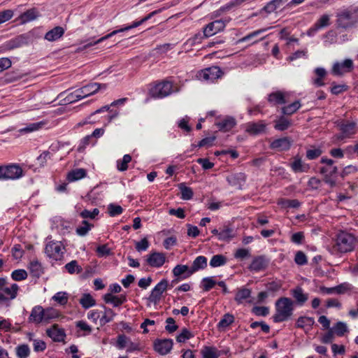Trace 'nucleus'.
Instances as JSON below:
<instances>
[{"mask_svg":"<svg viewBox=\"0 0 358 358\" xmlns=\"http://www.w3.org/2000/svg\"><path fill=\"white\" fill-rule=\"evenodd\" d=\"M87 171L84 169H76L69 172L67 175V180L69 182H74L85 178Z\"/></svg>","mask_w":358,"mask_h":358,"instance_id":"41","label":"nucleus"},{"mask_svg":"<svg viewBox=\"0 0 358 358\" xmlns=\"http://www.w3.org/2000/svg\"><path fill=\"white\" fill-rule=\"evenodd\" d=\"M78 336H86L91 334L92 327L84 320H79L76 322Z\"/></svg>","mask_w":358,"mask_h":358,"instance_id":"37","label":"nucleus"},{"mask_svg":"<svg viewBox=\"0 0 358 358\" xmlns=\"http://www.w3.org/2000/svg\"><path fill=\"white\" fill-rule=\"evenodd\" d=\"M194 337V334L186 328H183L181 332L176 336L178 343H184L187 340Z\"/></svg>","mask_w":358,"mask_h":358,"instance_id":"56","label":"nucleus"},{"mask_svg":"<svg viewBox=\"0 0 358 358\" xmlns=\"http://www.w3.org/2000/svg\"><path fill=\"white\" fill-rule=\"evenodd\" d=\"M291 294L299 306H302L308 299V294L304 293L301 287L297 286L291 290Z\"/></svg>","mask_w":358,"mask_h":358,"instance_id":"30","label":"nucleus"},{"mask_svg":"<svg viewBox=\"0 0 358 358\" xmlns=\"http://www.w3.org/2000/svg\"><path fill=\"white\" fill-rule=\"evenodd\" d=\"M288 96V93L286 92H282L280 90H277L270 93L268 95V102L273 106L284 105L287 103V97Z\"/></svg>","mask_w":358,"mask_h":358,"instance_id":"19","label":"nucleus"},{"mask_svg":"<svg viewBox=\"0 0 358 358\" xmlns=\"http://www.w3.org/2000/svg\"><path fill=\"white\" fill-rule=\"evenodd\" d=\"M234 322V317L230 313H226L217 324L219 329H225Z\"/></svg>","mask_w":358,"mask_h":358,"instance_id":"51","label":"nucleus"},{"mask_svg":"<svg viewBox=\"0 0 358 358\" xmlns=\"http://www.w3.org/2000/svg\"><path fill=\"white\" fill-rule=\"evenodd\" d=\"M357 239L352 234L341 231L336 236L332 250L336 253H347L354 250Z\"/></svg>","mask_w":358,"mask_h":358,"instance_id":"3","label":"nucleus"},{"mask_svg":"<svg viewBox=\"0 0 358 358\" xmlns=\"http://www.w3.org/2000/svg\"><path fill=\"white\" fill-rule=\"evenodd\" d=\"M95 144V141L92 139V136L88 135L83 138L79 143L78 150L79 152L83 151L86 148V147L89 145H94Z\"/></svg>","mask_w":358,"mask_h":358,"instance_id":"60","label":"nucleus"},{"mask_svg":"<svg viewBox=\"0 0 358 358\" xmlns=\"http://www.w3.org/2000/svg\"><path fill=\"white\" fill-rule=\"evenodd\" d=\"M33 41V34L31 32L24 33L6 41L1 45V50H13L28 45Z\"/></svg>","mask_w":358,"mask_h":358,"instance_id":"4","label":"nucleus"},{"mask_svg":"<svg viewBox=\"0 0 358 358\" xmlns=\"http://www.w3.org/2000/svg\"><path fill=\"white\" fill-rule=\"evenodd\" d=\"M223 75L222 69L217 66L206 68L198 73V77L203 80L213 82Z\"/></svg>","mask_w":358,"mask_h":358,"instance_id":"7","label":"nucleus"},{"mask_svg":"<svg viewBox=\"0 0 358 358\" xmlns=\"http://www.w3.org/2000/svg\"><path fill=\"white\" fill-rule=\"evenodd\" d=\"M227 181L229 185L241 189L246 181V176L244 173H235L227 177Z\"/></svg>","mask_w":358,"mask_h":358,"instance_id":"24","label":"nucleus"},{"mask_svg":"<svg viewBox=\"0 0 358 358\" xmlns=\"http://www.w3.org/2000/svg\"><path fill=\"white\" fill-rule=\"evenodd\" d=\"M282 285L280 280H273L266 284V288L268 292L275 293L281 289Z\"/></svg>","mask_w":358,"mask_h":358,"instance_id":"57","label":"nucleus"},{"mask_svg":"<svg viewBox=\"0 0 358 358\" xmlns=\"http://www.w3.org/2000/svg\"><path fill=\"white\" fill-rule=\"evenodd\" d=\"M301 106L299 100L295 101L293 103L285 106L281 108V113L284 115L290 116L295 113Z\"/></svg>","mask_w":358,"mask_h":358,"instance_id":"40","label":"nucleus"},{"mask_svg":"<svg viewBox=\"0 0 358 358\" xmlns=\"http://www.w3.org/2000/svg\"><path fill=\"white\" fill-rule=\"evenodd\" d=\"M227 259L223 255H213L210 260V266L212 268L220 267L227 264Z\"/></svg>","mask_w":358,"mask_h":358,"instance_id":"46","label":"nucleus"},{"mask_svg":"<svg viewBox=\"0 0 358 358\" xmlns=\"http://www.w3.org/2000/svg\"><path fill=\"white\" fill-rule=\"evenodd\" d=\"M354 68L352 59H346L342 62H336L332 66L331 73L334 76H340L345 73H350Z\"/></svg>","mask_w":358,"mask_h":358,"instance_id":"12","label":"nucleus"},{"mask_svg":"<svg viewBox=\"0 0 358 358\" xmlns=\"http://www.w3.org/2000/svg\"><path fill=\"white\" fill-rule=\"evenodd\" d=\"M226 27V21L216 20L206 25L203 28V32L206 37H210L217 33L222 31Z\"/></svg>","mask_w":358,"mask_h":358,"instance_id":"13","label":"nucleus"},{"mask_svg":"<svg viewBox=\"0 0 358 358\" xmlns=\"http://www.w3.org/2000/svg\"><path fill=\"white\" fill-rule=\"evenodd\" d=\"M290 168L294 173H307L309 171L310 167L308 164L303 162L301 158L296 155L290 163Z\"/></svg>","mask_w":358,"mask_h":358,"instance_id":"25","label":"nucleus"},{"mask_svg":"<svg viewBox=\"0 0 358 358\" xmlns=\"http://www.w3.org/2000/svg\"><path fill=\"white\" fill-rule=\"evenodd\" d=\"M338 167L336 166H322L320 173L324 176V182L331 186L336 185V178L338 174Z\"/></svg>","mask_w":358,"mask_h":358,"instance_id":"14","label":"nucleus"},{"mask_svg":"<svg viewBox=\"0 0 358 358\" xmlns=\"http://www.w3.org/2000/svg\"><path fill=\"white\" fill-rule=\"evenodd\" d=\"M215 125L220 131L227 132L231 131L236 125V120L233 117L227 116L220 121L217 122Z\"/></svg>","mask_w":358,"mask_h":358,"instance_id":"27","label":"nucleus"},{"mask_svg":"<svg viewBox=\"0 0 358 358\" xmlns=\"http://www.w3.org/2000/svg\"><path fill=\"white\" fill-rule=\"evenodd\" d=\"M291 124V121L282 115L275 120L274 129L277 131H283L287 130Z\"/></svg>","mask_w":358,"mask_h":358,"instance_id":"39","label":"nucleus"},{"mask_svg":"<svg viewBox=\"0 0 358 358\" xmlns=\"http://www.w3.org/2000/svg\"><path fill=\"white\" fill-rule=\"evenodd\" d=\"M166 255L163 252H151L146 256L147 264L154 268H160L166 262Z\"/></svg>","mask_w":358,"mask_h":358,"instance_id":"15","label":"nucleus"},{"mask_svg":"<svg viewBox=\"0 0 358 358\" xmlns=\"http://www.w3.org/2000/svg\"><path fill=\"white\" fill-rule=\"evenodd\" d=\"M180 191V198L183 200H190L194 196V192L191 187H187L185 182L179 183L178 185Z\"/></svg>","mask_w":358,"mask_h":358,"instance_id":"43","label":"nucleus"},{"mask_svg":"<svg viewBox=\"0 0 358 358\" xmlns=\"http://www.w3.org/2000/svg\"><path fill=\"white\" fill-rule=\"evenodd\" d=\"M294 262L297 265L299 266L306 265L308 263L307 256L301 250L297 251L295 254Z\"/></svg>","mask_w":358,"mask_h":358,"instance_id":"64","label":"nucleus"},{"mask_svg":"<svg viewBox=\"0 0 358 358\" xmlns=\"http://www.w3.org/2000/svg\"><path fill=\"white\" fill-rule=\"evenodd\" d=\"M294 301L288 297L282 296L275 303V314L273 320L275 323L287 321L294 312Z\"/></svg>","mask_w":358,"mask_h":358,"instance_id":"2","label":"nucleus"},{"mask_svg":"<svg viewBox=\"0 0 358 358\" xmlns=\"http://www.w3.org/2000/svg\"><path fill=\"white\" fill-rule=\"evenodd\" d=\"M315 324V320L311 317L301 316L296 322L297 328L303 329L305 326L312 327Z\"/></svg>","mask_w":358,"mask_h":358,"instance_id":"48","label":"nucleus"},{"mask_svg":"<svg viewBox=\"0 0 358 358\" xmlns=\"http://www.w3.org/2000/svg\"><path fill=\"white\" fill-rule=\"evenodd\" d=\"M190 268L187 265L177 264L172 270V273L174 277L179 278V279L185 280L189 278L192 274L189 273Z\"/></svg>","mask_w":358,"mask_h":358,"instance_id":"29","label":"nucleus"},{"mask_svg":"<svg viewBox=\"0 0 358 358\" xmlns=\"http://www.w3.org/2000/svg\"><path fill=\"white\" fill-rule=\"evenodd\" d=\"M143 23H144V22L142 20V19L138 20V21H134V22H133V23L131 25L125 26L124 27H122L121 29L114 30V31H111L110 33L106 34V36H102L101 38H100L99 39H98L97 41H96L93 43L87 44V45H85V47H88V46H90V45H92L99 44V43H101V42H103V41H104L111 38L112 36L116 35L118 33L123 32V31H128V30H130V29H131L133 28H136V27L141 25Z\"/></svg>","mask_w":358,"mask_h":358,"instance_id":"17","label":"nucleus"},{"mask_svg":"<svg viewBox=\"0 0 358 358\" xmlns=\"http://www.w3.org/2000/svg\"><path fill=\"white\" fill-rule=\"evenodd\" d=\"M277 204L282 208H298L301 203L298 199H289L286 198H280L277 201Z\"/></svg>","mask_w":358,"mask_h":358,"instance_id":"36","label":"nucleus"},{"mask_svg":"<svg viewBox=\"0 0 358 358\" xmlns=\"http://www.w3.org/2000/svg\"><path fill=\"white\" fill-rule=\"evenodd\" d=\"M108 213L110 217H115L121 215L123 213V208L119 205L110 203L108 206Z\"/></svg>","mask_w":358,"mask_h":358,"instance_id":"63","label":"nucleus"},{"mask_svg":"<svg viewBox=\"0 0 358 358\" xmlns=\"http://www.w3.org/2000/svg\"><path fill=\"white\" fill-rule=\"evenodd\" d=\"M45 254L54 259H58L62 257V244L60 242L50 241L46 244L45 248Z\"/></svg>","mask_w":358,"mask_h":358,"instance_id":"18","label":"nucleus"},{"mask_svg":"<svg viewBox=\"0 0 358 358\" xmlns=\"http://www.w3.org/2000/svg\"><path fill=\"white\" fill-rule=\"evenodd\" d=\"M5 281V279L1 278V301L8 299H15L18 290V285L15 283L13 284L10 287H4Z\"/></svg>","mask_w":358,"mask_h":358,"instance_id":"22","label":"nucleus"},{"mask_svg":"<svg viewBox=\"0 0 358 358\" xmlns=\"http://www.w3.org/2000/svg\"><path fill=\"white\" fill-rule=\"evenodd\" d=\"M103 311L101 314L100 325L103 326L107 323L112 322L116 316V313L110 308L106 307L105 305L101 306Z\"/></svg>","mask_w":358,"mask_h":358,"instance_id":"34","label":"nucleus"},{"mask_svg":"<svg viewBox=\"0 0 358 358\" xmlns=\"http://www.w3.org/2000/svg\"><path fill=\"white\" fill-rule=\"evenodd\" d=\"M79 302L85 309L90 308L96 304V301L90 294H84L80 299Z\"/></svg>","mask_w":358,"mask_h":358,"instance_id":"47","label":"nucleus"},{"mask_svg":"<svg viewBox=\"0 0 358 358\" xmlns=\"http://www.w3.org/2000/svg\"><path fill=\"white\" fill-rule=\"evenodd\" d=\"M355 23L353 13L350 10H344L337 14L336 24L338 27L347 29L352 27Z\"/></svg>","mask_w":358,"mask_h":358,"instance_id":"11","label":"nucleus"},{"mask_svg":"<svg viewBox=\"0 0 358 358\" xmlns=\"http://www.w3.org/2000/svg\"><path fill=\"white\" fill-rule=\"evenodd\" d=\"M51 311L50 309L45 310L41 306H36L31 310L29 322L39 324L43 320H48L52 317Z\"/></svg>","mask_w":358,"mask_h":358,"instance_id":"6","label":"nucleus"},{"mask_svg":"<svg viewBox=\"0 0 358 358\" xmlns=\"http://www.w3.org/2000/svg\"><path fill=\"white\" fill-rule=\"evenodd\" d=\"M16 354L18 358H27L30 354V349L28 345L22 344L16 348Z\"/></svg>","mask_w":358,"mask_h":358,"instance_id":"54","label":"nucleus"},{"mask_svg":"<svg viewBox=\"0 0 358 358\" xmlns=\"http://www.w3.org/2000/svg\"><path fill=\"white\" fill-rule=\"evenodd\" d=\"M32 277L39 278L43 273V268L38 260L30 262L28 267Z\"/></svg>","mask_w":358,"mask_h":358,"instance_id":"38","label":"nucleus"},{"mask_svg":"<svg viewBox=\"0 0 358 358\" xmlns=\"http://www.w3.org/2000/svg\"><path fill=\"white\" fill-rule=\"evenodd\" d=\"M168 286V280L166 279H162L152 289L148 300L154 304L158 303L161 299L162 294L167 289Z\"/></svg>","mask_w":358,"mask_h":358,"instance_id":"9","label":"nucleus"},{"mask_svg":"<svg viewBox=\"0 0 358 358\" xmlns=\"http://www.w3.org/2000/svg\"><path fill=\"white\" fill-rule=\"evenodd\" d=\"M103 299L106 303H111L113 307H118L121 306L119 297L117 296L113 295L111 293L104 294Z\"/></svg>","mask_w":358,"mask_h":358,"instance_id":"58","label":"nucleus"},{"mask_svg":"<svg viewBox=\"0 0 358 358\" xmlns=\"http://www.w3.org/2000/svg\"><path fill=\"white\" fill-rule=\"evenodd\" d=\"M65 33V30L60 26H57L48 31L44 36V38L50 42L56 41L62 38Z\"/></svg>","mask_w":358,"mask_h":358,"instance_id":"32","label":"nucleus"},{"mask_svg":"<svg viewBox=\"0 0 358 358\" xmlns=\"http://www.w3.org/2000/svg\"><path fill=\"white\" fill-rule=\"evenodd\" d=\"M341 134L337 136L339 140L349 138L356 133V123L353 122L341 123L339 125Z\"/></svg>","mask_w":358,"mask_h":358,"instance_id":"21","label":"nucleus"},{"mask_svg":"<svg viewBox=\"0 0 358 358\" xmlns=\"http://www.w3.org/2000/svg\"><path fill=\"white\" fill-rule=\"evenodd\" d=\"M24 176L22 167L17 164L1 166V179L17 180Z\"/></svg>","mask_w":358,"mask_h":358,"instance_id":"5","label":"nucleus"},{"mask_svg":"<svg viewBox=\"0 0 358 358\" xmlns=\"http://www.w3.org/2000/svg\"><path fill=\"white\" fill-rule=\"evenodd\" d=\"M331 329H333L334 333L339 337L343 336L348 331L347 324L343 322H336Z\"/></svg>","mask_w":358,"mask_h":358,"instance_id":"52","label":"nucleus"},{"mask_svg":"<svg viewBox=\"0 0 358 358\" xmlns=\"http://www.w3.org/2000/svg\"><path fill=\"white\" fill-rule=\"evenodd\" d=\"M322 154V150L320 148H314L306 150V157L308 160H314L318 158Z\"/></svg>","mask_w":358,"mask_h":358,"instance_id":"61","label":"nucleus"},{"mask_svg":"<svg viewBox=\"0 0 358 358\" xmlns=\"http://www.w3.org/2000/svg\"><path fill=\"white\" fill-rule=\"evenodd\" d=\"M111 106H112L110 105H106L97 109L95 112L92 113L91 115L88 117L89 120H87V122L91 123L92 121L90 120V119L95 114L101 113L106 111L108 112V114L106 117L108 122H111L113 120L116 119L118 117L120 113L117 110L110 109Z\"/></svg>","mask_w":358,"mask_h":358,"instance_id":"28","label":"nucleus"},{"mask_svg":"<svg viewBox=\"0 0 358 358\" xmlns=\"http://www.w3.org/2000/svg\"><path fill=\"white\" fill-rule=\"evenodd\" d=\"M178 92L179 87L166 78L153 83L149 90V94L153 99H162Z\"/></svg>","mask_w":358,"mask_h":358,"instance_id":"1","label":"nucleus"},{"mask_svg":"<svg viewBox=\"0 0 358 358\" xmlns=\"http://www.w3.org/2000/svg\"><path fill=\"white\" fill-rule=\"evenodd\" d=\"M266 126L263 120L251 122L247 124L245 131L250 135L257 136L265 132Z\"/></svg>","mask_w":358,"mask_h":358,"instance_id":"23","label":"nucleus"},{"mask_svg":"<svg viewBox=\"0 0 358 358\" xmlns=\"http://www.w3.org/2000/svg\"><path fill=\"white\" fill-rule=\"evenodd\" d=\"M106 84H99L97 83H89L80 88H78L82 99L96 93L100 90H106Z\"/></svg>","mask_w":358,"mask_h":358,"instance_id":"16","label":"nucleus"},{"mask_svg":"<svg viewBox=\"0 0 358 358\" xmlns=\"http://www.w3.org/2000/svg\"><path fill=\"white\" fill-rule=\"evenodd\" d=\"M27 273L24 269H16L14 270L11 273L12 278L15 281H21L27 279Z\"/></svg>","mask_w":358,"mask_h":358,"instance_id":"62","label":"nucleus"},{"mask_svg":"<svg viewBox=\"0 0 358 358\" xmlns=\"http://www.w3.org/2000/svg\"><path fill=\"white\" fill-rule=\"evenodd\" d=\"M252 291L245 287L238 288L234 300L238 304H242L245 300L250 298Z\"/></svg>","mask_w":358,"mask_h":358,"instance_id":"35","label":"nucleus"},{"mask_svg":"<svg viewBox=\"0 0 358 358\" xmlns=\"http://www.w3.org/2000/svg\"><path fill=\"white\" fill-rule=\"evenodd\" d=\"M268 29V28H264V29H260L255 30V31L247 34L244 37L239 38L237 41V43H245V42H248L251 40H253L255 38L257 37L261 34L265 32Z\"/></svg>","mask_w":358,"mask_h":358,"instance_id":"49","label":"nucleus"},{"mask_svg":"<svg viewBox=\"0 0 358 358\" xmlns=\"http://www.w3.org/2000/svg\"><path fill=\"white\" fill-rule=\"evenodd\" d=\"M65 268L70 274H73L74 273H79L83 271L82 267L78 265L76 260H72L67 263L65 265Z\"/></svg>","mask_w":358,"mask_h":358,"instance_id":"55","label":"nucleus"},{"mask_svg":"<svg viewBox=\"0 0 358 358\" xmlns=\"http://www.w3.org/2000/svg\"><path fill=\"white\" fill-rule=\"evenodd\" d=\"M173 341L171 338H157L153 342L154 350L160 355H166L172 350Z\"/></svg>","mask_w":358,"mask_h":358,"instance_id":"10","label":"nucleus"},{"mask_svg":"<svg viewBox=\"0 0 358 358\" xmlns=\"http://www.w3.org/2000/svg\"><path fill=\"white\" fill-rule=\"evenodd\" d=\"M99 210L96 208H94L92 211L87 209H84L80 213V217L83 219L94 220L99 215Z\"/></svg>","mask_w":358,"mask_h":358,"instance_id":"59","label":"nucleus"},{"mask_svg":"<svg viewBox=\"0 0 358 358\" xmlns=\"http://www.w3.org/2000/svg\"><path fill=\"white\" fill-rule=\"evenodd\" d=\"M234 237L233 229L229 225H224L220 228L218 240L221 241H229Z\"/></svg>","mask_w":358,"mask_h":358,"instance_id":"42","label":"nucleus"},{"mask_svg":"<svg viewBox=\"0 0 358 358\" xmlns=\"http://www.w3.org/2000/svg\"><path fill=\"white\" fill-rule=\"evenodd\" d=\"M94 227V224L84 220L81 222V225L78 226L76 229V234L80 236H86L88 232Z\"/></svg>","mask_w":358,"mask_h":358,"instance_id":"44","label":"nucleus"},{"mask_svg":"<svg viewBox=\"0 0 358 358\" xmlns=\"http://www.w3.org/2000/svg\"><path fill=\"white\" fill-rule=\"evenodd\" d=\"M292 140L290 137L285 136L273 140L270 147L271 149L278 151H287L292 145Z\"/></svg>","mask_w":358,"mask_h":358,"instance_id":"20","label":"nucleus"},{"mask_svg":"<svg viewBox=\"0 0 358 358\" xmlns=\"http://www.w3.org/2000/svg\"><path fill=\"white\" fill-rule=\"evenodd\" d=\"M131 161V155H124L122 159L117 161V169L120 171H127L128 169V164Z\"/></svg>","mask_w":358,"mask_h":358,"instance_id":"53","label":"nucleus"},{"mask_svg":"<svg viewBox=\"0 0 358 358\" xmlns=\"http://www.w3.org/2000/svg\"><path fill=\"white\" fill-rule=\"evenodd\" d=\"M202 358H219L222 355V351L217 350L214 346L205 345L201 350Z\"/></svg>","mask_w":358,"mask_h":358,"instance_id":"33","label":"nucleus"},{"mask_svg":"<svg viewBox=\"0 0 358 358\" xmlns=\"http://www.w3.org/2000/svg\"><path fill=\"white\" fill-rule=\"evenodd\" d=\"M207 258L205 256L200 255L195 258L193 261L192 266L189 267L190 268V274H194L196 272L203 270L207 267Z\"/></svg>","mask_w":358,"mask_h":358,"instance_id":"31","label":"nucleus"},{"mask_svg":"<svg viewBox=\"0 0 358 358\" xmlns=\"http://www.w3.org/2000/svg\"><path fill=\"white\" fill-rule=\"evenodd\" d=\"M38 16V12L36 8L29 9L20 15L22 23H26L35 20Z\"/></svg>","mask_w":358,"mask_h":358,"instance_id":"45","label":"nucleus"},{"mask_svg":"<svg viewBox=\"0 0 358 358\" xmlns=\"http://www.w3.org/2000/svg\"><path fill=\"white\" fill-rule=\"evenodd\" d=\"M217 284L213 277H205L201 282V287L204 292H208Z\"/></svg>","mask_w":358,"mask_h":358,"instance_id":"50","label":"nucleus"},{"mask_svg":"<svg viewBox=\"0 0 358 358\" xmlns=\"http://www.w3.org/2000/svg\"><path fill=\"white\" fill-rule=\"evenodd\" d=\"M46 334L55 342H62L66 337L64 329H59L58 324H54L46 330Z\"/></svg>","mask_w":358,"mask_h":358,"instance_id":"26","label":"nucleus"},{"mask_svg":"<svg viewBox=\"0 0 358 358\" xmlns=\"http://www.w3.org/2000/svg\"><path fill=\"white\" fill-rule=\"evenodd\" d=\"M270 263V259L266 255H257L252 258L250 264L248 268L255 273H259L265 271Z\"/></svg>","mask_w":358,"mask_h":358,"instance_id":"8","label":"nucleus"}]
</instances>
